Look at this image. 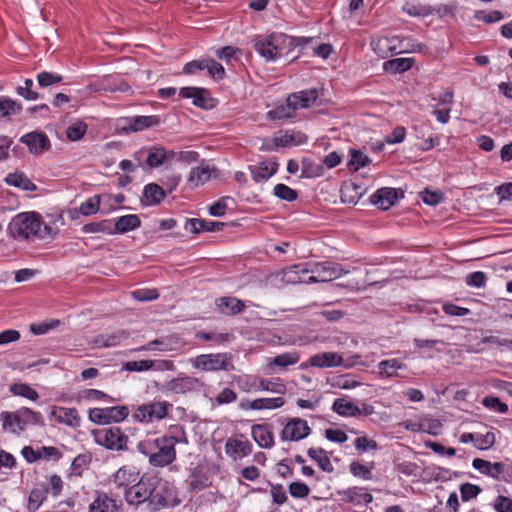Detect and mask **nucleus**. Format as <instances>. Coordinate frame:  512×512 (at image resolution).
<instances>
[{
  "label": "nucleus",
  "instance_id": "nucleus-1",
  "mask_svg": "<svg viewBox=\"0 0 512 512\" xmlns=\"http://www.w3.org/2000/svg\"><path fill=\"white\" fill-rule=\"evenodd\" d=\"M188 443L184 429L181 426H172L167 435L154 440L141 441L138 450L148 456L149 463L154 467H165L176 459L175 445Z\"/></svg>",
  "mask_w": 512,
  "mask_h": 512
},
{
  "label": "nucleus",
  "instance_id": "nucleus-2",
  "mask_svg": "<svg viewBox=\"0 0 512 512\" xmlns=\"http://www.w3.org/2000/svg\"><path fill=\"white\" fill-rule=\"evenodd\" d=\"M8 233L15 240H35L53 237L52 228L44 224L42 216L35 211L15 215L8 224Z\"/></svg>",
  "mask_w": 512,
  "mask_h": 512
},
{
  "label": "nucleus",
  "instance_id": "nucleus-3",
  "mask_svg": "<svg viewBox=\"0 0 512 512\" xmlns=\"http://www.w3.org/2000/svg\"><path fill=\"white\" fill-rule=\"evenodd\" d=\"M288 273L297 275L289 277V282L316 283L332 281L349 273V270H344L340 264L326 261L314 263L311 268H306L301 264L294 265Z\"/></svg>",
  "mask_w": 512,
  "mask_h": 512
},
{
  "label": "nucleus",
  "instance_id": "nucleus-4",
  "mask_svg": "<svg viewBox=\"0 0 512 512\" xmlns=\"http://www.w3.org/2000/svg\"><path fill=\"white\" fill-rule=\"evenodd\" d=\"M2 427L5 431L19 434L28 425L42 424V415L30 408L22 407L15 412L4 411L0 414Z\"/></svg>",
  "mask_w": 512,
  "mask_h": 512
},
{
  "label": "nucleus",
  "instance_id": "nucleus-5",
  "mask_svg": "<svg viewBox=\"0 0 512 512\" xmlns=\"http://www.w3.org/2000/svg\"><path fill=\"white\" fill-rule=\"evenodd\" d=\"M287 41L288 38L281 33L257 36L253 39V47L267 61H273L282 56Z\"/></svg>",
  "mask_w": 512,
  "mask_h": 512
},
{
  "label": "nucleus",
  "instance_id": "nucleus-6",
  "mask_svg": "<svg viewBox=\"0 0 512 512\" xmlns=\"http://www.w3.org/2000/svg\"><path fill=\"white\" fill-rule=\"evenodd\" d=\"M171 408L172 404L166 401L142 404L135 409L133 418L135 421L142 423H151L155 420L159 421L168 416Z\"/></svg>",
  "mask_w": 512,
  "mask_h": 512
},
{
  "label": "nucleus",
  "instance_id": "nucleus-7",
  "mask_svg": "<svg viewBox=\"0 0 512 512\" xmlns=\"http://www.w3.org/2000/svg\"><path fill=\"white\" fill-rule=\"evenodd\" d=\"M153 485L149 492L148 497V505L153 510H159L162 508H166L170 504V500L174 496V492L170 483L167 481H163L157 475L154 476Z\"/></svg>",
  "mask_w": 512,
  "mask_h": 512
},
{
  "label": "nucleus",
  "instance_id": "nucleus-8",
  "mask_svg": "<svg viewBox=\"0 0 512 512\" xmlns=\"http://www.w3.org/2000/svg\"><path fill=\"white\" fill-rule=\"evenodd\" d=\"M155 475H143L139 477L136 484L125 490V500L131 505H140L148 501L149 490L153 485Z\"/></svg>",
  "mask_w": 512,
  "mask_h": 512
},
{
  "label": "nucleus",
  "instance_id": "nucleus-9",
  "mask_svg": "<svg viewBox=\"0 0 512 512\" xmlns=\"http://www.w3.org/2000/svg\"><path fill=\"white\" fill-rule=\"evenodd\" d=\"M98 444L110 450H122L127 444V436L118 427H109L95 433Z\"/></svg>",
  "mask_w": 512,
  "mask_h": 512
},
{
  "label": "nucleus",
  "instance_id": "nucleus-10",
  "mask_svg": "<svg viewBox=\"0 0 512 512\" xmlns=\"http://www.w3.org/2000/svg\"><path fill=\"white\" fill-rule=\"evenodd\" d=\"M311 428L306 420L301 418H290L284 425L280 438L282 441H300L308 437Z\"/></svg>",
  "mask_w": 512,
  "mask_h": 512
},
{
  "label": "nucleus",
  "instance_id": "nucleus-11",
  "mask_svg": "<svg viewBox=\"0 0 512 512\" xmlns=\"http://www.w3.org/2000/svg\"><path fill=\"white\" fill-rule=\"evenodd\" d=\"M203 383L192 376H181L174 378L163 385V391L173 394H187L198 391Z\"/></svg>",
  "mask_w": 512,
  "mask_h": 512
},
{
  "label": "nucleus",
  "instance_id": "nucleus-12",
  "mask_svg": "<svg viewBox=\"0 0 512 512\" xmlns=\"http://www.w3.org/2000/svg\"><path fill=\"white\" fill-rule=\"evenodd\" d=\"M193 366L204 371L229 370L231 364L226 354H202L193 360Z\"/></svg>",
  "mask_w": 512,
  "mask_h": 512
},
{
  "label": "nucleus",
  "instance_id": "nucleus-13",
  "mask_svg": "<svg viewBox=\"0 0 512 512\" xmlns=\"http://www.w3.org/2000/svg\"><path fill=\"white\" fill-rule=\"evenodd\" d=\"M343 363L344 360L340 354L336 352H322L310 357L307 364H301V368H306L308 365L317 368L339 367Z\"/></svg>",
  "mask_w": 512,
  "mask_h": 512
},
{
  "label": "nucleus",
  "instance_id": "nucleus-14",
  "mask_svg": "<svg viewBox=\"0 0 512 512\" xmlns=\"http://www.w3.org/2000/svg\"><path fill=\"white\" fill-rule=\"evenodd\" d=\"M20 142L27 145L29 151L33 154H41L50 149V140L42 132H29L20 138Z\"/></svg>",
  "mask_w": 512,
  "mask_h": 512
},
{
  "label": "nucleus",
  "instance_id": "nucleus-15",
  "mask_svg": "<svg viewBox=\"0 0 512 512\" xmlns=\"http://www.w3.org/2000/svg\"><path fill=\"white\" fill-rule=\"evenodd\" d=\"M397 199V189L391 187H383L371 195L370 202L378 209L387 210L396 203Z\"/></svg>",
  "mask_w": 512,
  "mask_h": 512
},
{
  "label": "nucleus",
  "instance_id": "nucleus-16",
  "mask_svg": "<svg viewBox=\"0 0 512 512\" xmlns=\"http://www.w3.org/2000/svg\"><path fill=\"white\" fill-rule=\"evenodd\" d=\"M176 156L172 150H166L161 146H152L147 151L146 163L153 169L167 163Z\"/></svg>",
  "mask_w": 512,
  "mask_h": 512
},
{
  "label": "nucleus",
  "instance_id": "nucleus-17",
  "mask_svg": "<svg viewBox=\"0 0 512 512\" xmlns=\"http://www.w3.org/2000/svg\"><path fill=\"white\" fill-rule=\"evenodd\" d=\"M472 466L481 474L491 477L494 480L502 481L503 462L492 463L481 458H475L472 461Z\"/></svg>",
  "mask_w": 512,
  "mask_h": 512
},
{
  "label": "nucleus",
  "instance_id": "nucleus-18",
  "mask_svg": "<svg viewBox=\"0 0 512 512\" xmlns=\"http://www.w3.org/2000/svg\"><path fill=\"white\" fill-rule=\"evenodd\" d=\"M285 404L283 397L258 398L252 401L244 400L240 403V408L244 410H264L277 409Z\"/></svg>",
  "mask_w": 512,
  "mask_h": 512
},
{
  "label": "nucleus",
  "instance_id": "nucleus-19",
  "mask_svg": "<svg viewBox=\"0 0 512 512\" xmlns=\"http://www.w3.org/2000/svg\"><path fill=\"white\" fill-rule=\"evenodd\" d=\"M252 178L255 182H263L270 179L278 170V163L275 161H263L249 167Z\"/></svg>",
  "mask_w": 512,
  "mask_h": 512
},
{
  "label": "nucleus",
  "instance_id": "nucleus-20",
  "mask_svg": "<svg viewBox=\"0 0 512 512\" xmlns=\"http://www.w3.org/2000/svg\"><path fill=\"white\" fill-rule=\"evenodd\" d=\"M215 304L217 310L227 316L239 314L245 308L244 302L236 297H220L216 299Z\"/></svg>",
  "mask_w": 512,
  "mask_h": 512
},
{
  "label": "nucleus",
  "instance_id": "nucleus-21",
  "mask_svg": "<svg viewBox=\"0 0 512 512\" xmlns=\"http://www.w3.org/2000/svg\"><path fill=\"white\" fill-rule=\"evenodd\" d=\"M225 452L233 459L242 458L252 452V444L237 438H229L225 443Z\"/></svg>",
  "mask_w": 512,
  "mask_h": 512
},
{
  "label": "nucleus",
  "instance_id": "nucleus-22",
  "mask_svg": "<svg viewBox=\"0 0 512 512\" xmlns=\"http://www.w3.org/2000/svg\"><path fill=\"white\" fill-rule=\"evenodd\" d=\"M121 506L106 493H98L89 506V512H120Z\"/></svg>",
  "mask_w": 512,
  "mask_h": 512
},
{
  "label": "nucleus",
  "instance_id": "nucleus-23",
  "mask_svg": "<svg viewBox=\"0 0 512 512\" xmlns=\"http://www.w3.org/2000/svg\"><path fill=\"white\" fill-rule=\"evenodd\" d=\"M251 434L254 441L265 449H270L274 446V436L272 431L265 424H255L251 428Z\"/></svg>",
  "mask_w": 512,
  "mask_h": 512
},
{
  "label": "nucleus",
  "instance_id": "nucleus-24",
  "mask_svg": "<svg viewBox=\"0 0 512 512\" xmlns=\"http://www.w3.org/2000/svg\"><path fill=\"white\" fill-rule=\"evenodd\" d=\"M215 170L214 167L206 164L204 161L198 167L191 170L188 182L192 187H198L205 184L211 178L212 172Z\"/></svg>",
  "mask_w": 512,
  "mask_h": 512
},
{
  "label": "nucleus",
  "instance_id": "nucleus-25",
  "mask_svg": "<svg viewBox=\"0 0 512 512\" xmlns=\"http://www.w3.org/2000/svg\"><path fill=\"white\" fill-rule=\"evenodd\" d=\"M224 226L223 222L192 218L187 220L185 227L192 233L198 234L204 231H220Z\"/></svg>",
  "mask_w": 512,
  "mask_h": 512
},
{
  "label": "nucleus",
  "instance_id": "nucleus-26",
  "mask_svg": "<svg viewBox=\"0 0 512 512\" xmlns=\"http://www.w3.org/2000/svg\"><path fill=\"white\" fill-rule=\"evenodd\" d=\"M52 415L58 423H63L73 428L80 426L81 419L76 408H55L52 411Z\"/></svg>",
  "mask_w": 512,
  "mask_h": 512
},
{
  "label": "nucleus",
  "instance_id": "nucleus-27",
  "mask_svg": "<svg viewBox=\"0 0 512 512\" xmlns=\"http://www.w3.org/2000/svg\"><path fill=\"white\" fill-rule=\"evenodd\" d=\"M318 98L316 89H309L293 93L289 96V104L294 105L295 110L310 107Z\"/></svg>",
  "mask_w": 512,
  "mask_h": 512
},
{
  "label": "nucleus",
  "instance_id": "nucleus-28",
  "mask_svg": "<svg viewBox=\"0 0 512 512\" xmlns=\"http://www.w3.org/2000/svg\"><path fill=\"white\" fill-rule=\"evenodd\" d=\"M129 332L126 330H117L110 334L98 335L94 339V343L99 347H114L124 340L128 339Z\"/></svg>",
  "mask_w": 512,
  "mask_h": 512
},
{
  "label": "nucleus",
  "instance_id": "nucleus-29",
  "mask_svg": "<svg viewBox=\"0 0 512 512\" xmlns=\"http://www.w3.org/2000/svg\"><path fill=\"white\" fill-rule=\"evenodd\" d=\"M139 478V473L134 468L122 467L114 475V483L120 488H129Z\"/></svg>",
  "mask_w": 512,
  "mask_h": 512
},
{
  "label": "nucleus",
  "instance_id": "nucleus-30",
  "mask_svg": "<svg viewBox=\"0 0 512 512\" xmlns=\"http://www.w3.org/2000/svg\"><path fill=\"white\" fill-rule=\"evenodd\" d=\"M5 183L23 191L32 192L37 189V186L23 172L9 173L5 178Z\"/></svg>",
  "mask_w": 512,
  "mask_h": 512
},
{
  "label": "nucleus",
  "instance_id": "nucleus-31",
  "mask_svg": "<svg viewBox=\"0 0 512 512\" xmlns=\"http://www.w3.org/2000/svg\"><path fill=\"white\" fill-rule=\"evenodd\" d=\"M141 225L140 218L135 214H129L119 217L114 224V233H126L139 228Z\"/></svg>",
  "mask_w": 512,
  "mask_h": 512
},
{
  "label": "nucleus",
  "instance_id": "nucleus-32",
  "mask_svg": "<svg viewBox=\"0 0 512 512\" xmlns=\"http://www.w3.org/2000/svg\"><path fill=\"white\" fill-rule=\"evenodd\" d=\"M100 81L101 92H127L130 90V86L119 78L112 76H105Z\"/></svg>",
  "mask_w": 512,
  "mask_h": 512
},
{
  "label": "nucleus",
  "instance_id": "nucleus-33",
  "mask_svg": "<svg viewBox=\"0 0 512 512\" xmlns=\"http://www.w3.org/2000/svg\"><path fill=\"white\" fill-rule=\"evenodd\" d=\"M48 488L46 485H37L32 489L28 498V510L31 512L37 511L41 504L46 500Z\"/></svg>",
  "mask_w": 512,
  "mask_h": 512
},
{
  "label": "nucleus",
  "instance_id": "nucleus-34",
  "mask_svg": "<svg viewBox=\"0 0 512 512\" xmlns=\"http://www.w3.org/2000/svg\"><path fill=\"white\" fill-rule=\"evenodd\" d=\"M308 456L314 460L319 468L327 473L333 472L334 468L327 455V452L322 448H309L307 451Z\"/></svg>",
  "mask_w": 512,
  "mask_h": 512
},
{
  "label": "nucleus",
  "instance_id": "nucleus-35",
  "mask_svg": "<svg viewBox=\"0 0 512 512\" xmlns=\"http://www.w3.org/2000/svg\"><path fill=\"white\" fill-rule=\"evenodd\" d=\"M332 409L341 416H358L361 414V410L357 405L343 398L336 399Z\"/></svg>",
  "mask_w": 512,
  "mask_h": 512
},
{
  "label": "nucleus",
  "instance_id": "nucleus-36",
  "mask_svg": "<svg viewBox=\"0 0 512 512\" xmlns=\"http://www.w3.org/2000/svg\"><path fill=\"white\" fill-rule=\"evenodd\" d=\"M158 124L159 118L157 116H134L129 119L128 128L137 132Z\"/></svg>",
  "mask_w": 512,
  "mask_h": 512
},
{
  "label": "nucleus",
  "instance_id": "nucleus-37",
  "mask_svg": "<svg viewBox=\"0 0 512 512\" xmlns=\"http://www.w3.org/2000/svg\"><path fill=\"white\" fill-rule=\"evenodd\" d=\"M143 196L150 205H157L165 198L166 192L158 184L150 183L144 187Z\"/></svg>",
  "mask_w": 512,
  "mask_h": 512
},
{
  "label": "nucleus",
  "instance_id": "nucleus-38",
  "mask_svg": "<svg viewBox=\"0 0 512 512\" xmlns=\"http://www.w3.org/2000/svg\"><path fill=\"white\" fill-rule=\"evenodd\" d=\"M412 58H395L384 63V70L391 73H403L412 68Z\"/></svg>",
  "mask_w": 512,
  "mask_h": 512
},
{
  "label": "nucleus",
  "instance_id": "nucleus-39",
  "mask_svg": "<svg viewBox=\"0 0 512 512\" xmlns=\"http://www.w3.org/2000/svg\"><path fill=\"white\" fill-rule=\"evenodd\" d=\"M74 400L77 402L100 400L114 401V399L111 396L97 389H84L74 396Z\"/></svg>",
  "mask_w": 512,
  "mask_h": 512
},
{
  "label": "nucleus",
  "instance_id": "nucleus-40",
  "mask_svg": "<svg viewBox=\"0 0 512 512\" xmlns=\"http://www.w3.org/2000/svg\"><path fill=\"white\" fill-rule=\"evenodd\" d=\"M9 391L14 396H21L32 401L39 398L38 392L26 383H13L9 386Z\"/></svg>",
  "mask_w": 512,
  "mask_h": 512
},
{
  "label": "nucleus",
  "instance_id": "nucleus-41",
  "mask_svg": "<svg viewBox=\"0 0 512 512\" xmlns=\"http://www.w3.org/2000/svg\"><path fill=\"white\" fill-rule=\"evenodd\" d=\"M360 187L354 183H345L340 190L341 201L347 204H356L360 198Z\"/></svg>",
  "mask_w": 512,
  "mask_h": 512
},
{
  "label": "nucleus",
  "instance_id": "nucleus-42",
  "mask_svg": "<svg viewBox=\"0 0 512 512\" xmlns=\"http://www.w3.org/2000/svg\"><path fill=\"white\" fill-rule=\"evenodd\" d=\"M295 108L294 105L289 104V97L286 100V104L279 105L273 110H270L267 115L271 120H284L294 116Z\"/></svg>",
  "mask_w": 512,
  "mask_h": 512
},
{
  "label": "nucleus",
  "instance_id": "nucleus-43",
  "mask_svg": "<svg viewBox=\"0 0 512 512\" xmlns=\"http://www.w3.org/2000/svg\"><path fill=\"white\" fill-rule=\"evenodd\" d=\"M300 359V355L298 352H286L274 357L270 362V366H278L281 368H286L288 366L296 364Z\"/></svg>",
  "mask_w": 512,
  "mask_h": 512
},
{
  "label": "nucleus",
  "instance_id": "nucleus-44",
  "mask_svg": "<svg viewBox=\"0 0 512 512\" xmlns=\"http://www.w3.org/2000/svg\"><path fill=\"white\" fill-rule=\"evenodd\" d=\"M187 484L192 491H201L208 486V478L201 471L193 470L187 479Z\"/></svg>",
  "mask_w": 512,
  "mask_h": 512
},
{
  "label": "nucleus",
  "instance_id": "nucleus-45",
  "mask_svg": "<svg viewBox=\"0 0 512 512\" xmlns=\"http://www.w3.org/2000/svg\"><path fill=\"white\" fill-rule=\"evenodd\" d=\"M402 363L397 359L383 360L379 363L380 376L394 377L397 371L402 368Z\"/></svg>",
  "mask_w": 512,
  "mask_h": 512
},
{
  "label": "nucleus",
  "instance_id": "nucleus-46",
  "mask_svg": "<svg viewBox=\"0 0 512 512\" xmlns=\"http://www.w3.org/2000/svg\"><path fill=\"white\" fill-rule=\"evenodd\" d=\"M22 105L10 98L0 99V118H5L11 114L20 113Z\"/></svg>",
  "mask_w": 512,
  "mask_h": 512
},
{
  "label": "nucleus",
  "instance_id": "nucleus-47",
  "mask_svg": "<svg viewBox=\"0 0 512 512\" xmlns=\"http://www.w3.org/2000/svg\"><path fill=\"white\" fill-rule=\"evenodd\" d=\"M371 45L374 52L382 58H386L389 53L394 51V48L391 46V40L387 37L374 40L371 42Z\"/></svg>",
  "mask_w": 512,
  "mask_h": 512
},
{
  "label": "nucleus",
  "instance_id": "nucleus-48",
  "mask_svg": "<svg viewBox=\"0 0 512 512\" xmlns=\"http://www.w3.org/2000/svg\"><path fill=\"white\" fill-rule=\"evenodd\" d=\"M273 194L284 201L292 202L297 199L298 193L285 184H277L273 189Z\"/></svg>",
  "mask_w": 512,
  "mask_h": 512
},
{
  "label": "nucleus",
  "instance_id": "nucleus-49",
  "mask_svg": "<svg viewBox=\"0 0 512 512\" xmlns=\"http://www.w3.org/2000/svg\"><path fill=\"white\" fill-rule=\"evenodd\" d=\"M368 163H370V159L367 155L362 153L360 150H351V158L348 162L350 170L357 171Z\"/></svg>",
  "mask_w": 512,
  "mask_h": 512
},
{
  "label": "nucleus",
  "instance_id": "nucleus-50",
  "mask_svg": "<svg viewBox=\"0 0 512 512\" xmlns=\"http://www.w3.org/2000/svg\"><path fill=\"white\" fill-rule=\"evenodd\" d=\"M83 232L85 233H107L113 234V227L109 220H103L100 222L88 223L83 226Z\"/></svg>",
  "mask_w": 512,
  "mask_h": 512
},
{
  "label": "nucleus",
  "instance_id": "nucleus-51",
  "mask_svg": "<svg viewBox=\"0 0 512 512\" xmlns=\"http://www.w3.org/2000/svg\"><path fill=\"white\" fill-rule=\"evenodd\" d=\"M259 388L264 391H269L273 393H277L283 395L286 393V385L280 380H261L259 383Z\"/></svg>",
  "mask_w": 512,
  "mask_h": 512
},
{
  "label": "nucleus",
  "instance_id": "nucleus-52",
  "mask_svg": "<svg viewBox=\"0 0 512 512\" xmlns=\"http://www.w3.org/2000/svg\"><path fill=\"white\" fill-rule=\"evenodd\" d=\"M63 77L59 74L43 71L37 75L38 85L46 88L62 82Z\"/></svg>",
  "mask_w": 512,
  "mask_h": 512
},
{
  "label": "nucleus",
  "instance_id": "nucleus-53",
  "mask_svg": "<svg viewBox=\"0 0 512 512\" xmlns=\"http://www.w3.org/2000/svg\"><path fill=\"white\" fill-rule=\"evenodd\" d=\"M87 131V125L83 121H77L71 124L67 130L66 135L67 138L71 141L80 140Z\"/></svg>",
  "mask_w": 512,
  "mask_h": 512
},
{
  "label": "nucleus",
  "instance_id": "nucleus-54",
  "mask_svg": "<svg viewBox=\"0 0 512 512\" xmlns=\"http://www.w3.org/2000/svg\"><path fill=\"white\" fill-rule=\"evenodd\" d=\"M90 462L91 456L89 454H79L74 458L71 469L75 475L80 476L88 468Z\"/></svg>",
  "mask_w": 512,
  "mask_h": 512
},
{
  "label": "nucleus",
  "instance_id": "nucleus-55",
  "mask_svg": "<svg viewBox=\"0 0 512 512\" xmlns=\"http://www.w3.org/2000/svg\"><path fill=\"white\" fill-rule=\"evenodd\" d=\"M402 10L410 16L422 17L428 16L432 12L431 8L428 6L417 5L409 2L404 4Z\"/></svg>",
  "mask_w": 512,
  "mask_h": 512
},
{
  "label": "nucleus",
  "instance_id": "nucleus-56",
  "mask_svg": "<svg viewBox=\"0 0 512 512\" xmlns=\"http://www.w3.org/2000/svg\"><path fill=\"white\" fill-rule=\"evenodd\" d=\"M99 204L100 196L95 195L89 198L87 201L83 202L79 207V211L82 215L85 216L95 214L99 210Z\"/></svg>",
  "mask_w": 512,
  "mask_h": 512
},
{
  "label": "nucleus",
  "instance_id": "nucleus-57",
  "mask_svg": "<svg viewBox=\"0 0 512 512\" xmlns=\"http://www.w3.org/2000/svg\"><path fill=\"white\" fill-rule=\"evenodd\" d=\"M482 489L478 485L464 483L460 485V494L463 501H469L476 498Z\"/></svg>",
  "mask_w": 512,
  "mask_h": 512
},
{
  "label": "nucleus",
  "instance_id": "nucleus-58",
  "mask_svg": "<svg viewBox=\"0 0 512 512\" xmlns=\"http://www.w3.org/2000/svg\"><path fill=\"white\" fill-rule=\"evenodd\" d=\"M106 409L109 418V423L120 422L127 418V416L129 415V410L126 406H114Z\"/></svg>",
  "mask_w": 512,
  "mask_h": 512
},
{
  "label": "nucleus",
  "instance_id": "nucleus-59",
  "mask_svg": "<svg viewBox=\"0 0 512 512\" xmlns=\"http://www.w3.org/2000/svg\"><path fill=\"white\" fill-rule=\"evenodd\" d=\"M496 441L495 434L493 432H487L486 434L476 435L475 447L479 450L490 449Z\"/></svg>",
  "mask_w": 512,
  "mask_h": 512
},
{
  "label": "nucleus",
  "instance_id": "nucleus-60",
  "mask_svg": "<svg viewBox=\"0 0 512 512\" xmlns=\"http://www.w3.org/2000/svg\"><path fill=\"white\" fill-rule=\"evenodd\" d=\"M474 18L487 24H491L502 20L503 14L498 10H494L489 13H485V11L479 10L474 13Z\"/></svg>",
  "mask_w": 512,
  "mask_h": 512
},
{
  "label": "nucleus",
  "instance_id": "nucleus-61",
  "mask_svg": "<svg viewBox=\"0 0 512 512\" xmlns=\"http://www.w3.org/2000/svg\"><path fill=\"white\" fill-rule=\"evenodd\" d=\"M482 403L485 407L500 413H506L508 411V405L503 403L498 397L487 396L483 399Z\"/></svg>",
  "mask_w": 512,
  "mask_h": 512
},
{
  "label": "nucleus",
  "instance_id": "nucleus-62",
  "mask_svg": "<svg viewBox=\"0 0 512 512\" xmlns=\"http://www.w3.org/2000/svg\"><path fill=\"white\" fill-rule=\"evenodd\" d=\"M90 421L96 424H109V418L106 408H92L88 412Z\"/></svg>",
  "mask_w": 512,
  "mask_h": 512
},
{
  "label": "nucleus",
  "instance_id": "nucleus-63",
  "mask_svg": "<svg viewBox=\"0 0 512 512\" xmlns=\"http://www.w3.org/2000/svg\"><path fill=\"white\" fill-rule=\"evenodd\" d=\"M289 492L292 497L305 498L310 494V488L305 483L292 482L289 485Z\"/></svg>",
  "mask_w": 512,
  "mask_h": 512
},
{
  "label": "nucleus",
  "instance_id": "nucleus-64",
  "mask_svg": "<svg viewBox=\"0 0 512 512\" xmlns=\"http://www.w3.org/2000/svg\"><path fill=\"white\" fill-rule=\"evenodd\" d=\"M493 508L496 512H512V499L499 495L494 500Z\"/></svg>",
  "mask_w": 512,
  "mask_h": 512
}]
</instances>
